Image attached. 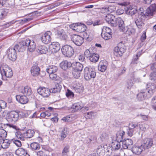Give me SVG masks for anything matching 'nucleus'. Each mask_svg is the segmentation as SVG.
Segmentation results:
<instances>
[{"instance_id": "obj_1", "label": "nucleus", "mask_w": 156, "mask_h": 156, "mask_svg": "<svg viewBox=\"0 0 156 156\" xmlns=\"http://www.w3.org/2000/svg\"><path fill=\"white\" fill-rule=\"evenodd\" d=\"M26 47H28L29 51L32 52L35 50L36 45L33 41H31L29 39H28L15 45L12 48L14 49L16 51H17L19 52H22L25 50Z\"/></svg>"}, {"instance_id": "obj_2", "label": "nucleus", "mask_w": 156, "mask_h": 156, "mask_svg": "<svg viewBox=\"0 0 156 156\" xmlns=\"http://www.w3.org/2000/svg\"><path fill=\"white\" fill-rule=\"evenodd\" d=\"M21 113H18V112L12 111L8 112L7 110L4 111L2 113V115L3 117H5L6 119L9 121H16L17 120L20 115H21Z\"/></svg>"}, {"instance_id": "obj_3", "label": "nucleus", "mask_w": 156, "mask_h": 156, "mask_svg": "<svg viewBox=\"0 0 156 156\" xmlns=\"http://www.w3.org/2000/svg\"><path fill=\"white\" fill-rule=\"evenodd\" d=\"M154 86L151 83H149L146 85V91L139 93L137 98L139 101H143L148 96L150 91H152L154 89Z\"/></svg>"}, {"instance_id": "obj_4", "label": "nucleus", "mask_w": 156, "mask_h": 156, "mask_svg": "<svg viewBox=\"0 0 156 156\" xmlns=\"http://www.w3.org/2000/svg\"><path fill=\"white\" fill-rule=\"evenodd\" d=\"M96 76V73L94 68L91 67H86L84 69V77L87 80L94 78Z\"/></svg>"}, {"instance_id": "obj_5", "label": "nucleus", "mask_w": 156, "mask_h": 156, "mask_svg": "<svg viewBox=\"0 0 156 156\" xmlns=\"http://www.w3.org/2000/svg\"><path fill=\"white\" fill-rule=\"evenodd\" d=\"M0 73L2 76L4 75L8 78L11 77L13 75V72L11 68L6 64H3L0 66Z\"/></svg>"}, {"instance_id": "obj_6", "label": "nucleus", "mask_w": 156, "mask_h": 156, "mask_svg": "<svg viewBox=\"0 0 156 156\" xmlns=\"http://www.w3.org/2000/svg\"><path fill=\"white\" fill-rule=\"evenodd\" d=\"M125 45L122 42L119 43L117 46L115 47L114 48V54L117 57L122 56L123 53L125 51L124 48Z\"/></svg>"}, {"instance_id": "obj_7", "label": "nucleus", "mask_w": 156, "mask_h": 156, "mask_svg": "<svg viewBox=\"0 0 156 156\" xmlns=\"http://www.w3.org/2000/svg\"><path fill=\"white\" fill-rule=\"evenodd\" d=\"M61 50L63 54L66 57H70L72 56L74 53L73 48L69 45H65L63 46Z\"/></svg>"}, {"instance_id": "obj_8", "label": "nucleus", "mask_w": 156, "mask_h": 156, "mask_svg": "<svg viewBox=\"0 0 156 156\" xmlns=\"http://www.w3.org/2000/svg\"><path fill=\"white\" fill-rule=\"evenodd\" d=\"M101 34L102 38L105 40H109L112 37V30L109 27H104L102 29Z\"/></svg>"}, {"instance_id": "obj_9", "label": "nucleus", "mask_w": 156, "mask_h": 156, "mask_svg": "<svg viewBox=\"0 0 156 156\" xmlns=\"http://www.w3.org/2000/svg\"><path fill=\"white\" fill-rule=\"evenodd\" d=\"M135 23L137 27L139 29H141L144 25V16L140 14L135 15L134 18Z\"/></svg>"}, {"instance_id": "obj_10", "label": "nucleus", "mask_w": 156, "mask_h": 156, "mask_svg": "<svg viewBox=\"0 0 156 156\" xmlns=\"http://www.w3.org/2000/svg\"><path fill=\"white\" fill-rule=\"evenodd\" d=\"M156 12V4H152L148 8L145 12H141V15L144 16H152L154 13Z\"/></svg>"}, {"instance_id": "obj_11", "label": "nucleus", "mask_w": 156, "mask_h": 156, "mask_svg": "<svg viewBox=\"0 0 156 156\" xmlns=\"http://www.w3.org/2000/svg\"><path fill=\"white\" fill-rule=\"evenodd\" d=\"M37 93L43 97H48L50 94V90L45 87H39L37 89Z\"/></svg>"}, {"instance_id": "obj_12", "label": "nucleus", "mask_w": 156, "mask_h": 156, "mask_svg": "<svg viewBox=\"0 0 156 156\" xmlns=\"http://www.w3.org/2000/svg\"><path fill=\"white\" fill-rule=\"evenodd\" d=\"M71 40L76 45L80 46L83 43V38L78 35L74 34L71 37Z\"/></svg>"}, {"instance_id": "obj_13", "label": "nucleus", "mask_w": 156, "mask_h": 156, "mask_svg": "<svg viewBox=\"0 0 156 156\" xmlns=\"http://www.w3.org/2000/svg\"><path fill=\"white\" fill-rule=\"evenodd\" d=\"M116 26H118L119 29L122 32L126 33L128 31L127 27H125L124 22L121 18L118 17L116 18Z\"/></svg>"}, {"instance_id": "obj_14", "label": "nucleus", "mask_w": 156, "mask_h": 156, "mask_svg": "<svg viewBox=\"0 0 156 156\" xmlns=\"http://www.w3.org/2000/svg\"><path fill=\"white\" fill-rule=\"evenodd\" d=\"M8 58L11 61H14L16 58L17 54L16 51L12 48H9L7 51Z\"/></svg>"}, {"instance_id": "obj_15", "label": "nucleus", "mask_w": 156, "mask_h": 156, "mask_svg": "<svg viewBox=\"0 0 156 156\" xmlns=\"http://www.w3.org/2000/svg\"><path fill=\"white\" fill-rule=\"evenodd\" d=\"M52 33L50 31L46 32L41 37V40L44 43L48 44L51 41V35Z\"/></svg>"}, {"instance_id": "obj_16", "label": "nucleus", "mask_w": 156, "mask_h": 156, "mask_svg": "<svg viewBox=\"0 0 156 156\" xmlns=\"http://www.w3.org/2000/svg\"><path fill=\"white\" fill-rule=\"evenodd\" d=\"M133 144V142L131 139H127L122 141V147L124 149H131V146Z\"/></svg>"}, {"instance_id": "obj_17", "label": "nucleus", "mask_w": 156, "mask_h": 156, "mask_svg": "<svg viewBox=\"0 0 156 156\" xmlns=\"http://www.w3.org/2000/svg\"><path fill=\"white\" fill-rule=\"evenodd\" d=\"M60 48V46L58 42H54L49 45V49L53 53H55L58 51Z\"/></svg>"}, {"instance_id": "obj_18", "label": "nucleus", "mask_w": 156, "mask_h": 156, "mask_svg": "<svg viewBox=\"0 0 156 156\" xmlns=\"http://www.w3.org/2000/svg\"><path fill=\"white\" fill-rule=\"evenodd\" d=\"M153 144V140L152 139H145L142 144L144 150L151 148Z\"/></svg>"}, {"instance_id": "obj_19", "label": "nucleus", "mask_w": 156, "mask_h": 156, "mask_svg": "<svg viewBox=\"0 0 156 156\" xmlns=\"http://www.w3.org/2000/svg\"><path fill=\"white\" fill-rule=\"evenodd\" d=\"M108 65L107 61L104 60L101 61L99 63L98 68V70L101 72L105 71Z\"/></svg>"}, {"instance_id": "obj_20", "label": "nucleus", "mask_w": 156, "mask_h": 156, "mask_svg": "<svg viewBox=\"0 0 156 156\" xmlns=\"http://www.w3.org/2000/svg\"><path fill=\"white\" fill-rule=\"evenodd\" d=\"M144 149L142 145L139 146L134 145L133 147L132 151L134 154L139 155L141 153Z\"/></svg>"}, {"instance_id": "obj_21", "label": "nucleus", "mask_w": 156, "mask_h": 156, "mask_svg": "<svg viewBox=\"0 0 156 156\" xmlns=\"http://www.w3.org/2000/svg\"><path fill=\"white\" fill-rule=\"evenodd\" d=\"M16 98L20 103L24 104L27 103L28 101V99L25 95H17Z\"/></svg>"}, {"instance_id": "obj_22", "label": "nucleus", "mask_w": 156, "mask_h": 156, "mask_svg": "<svg viewBox=\"0 0 156 156\" xmlns=\"http://www.w3.org/2000/svg\"><path fill=\"white\" fill-rule=\"evenodd\" d=\"M40 69L37 65H34L31 68V73L33 76H36L39 74L40 75Z\"/></svg>"}, {"instance_id": "obj_23", "label": "nucleus", "mask_w": 156, "mask_h": 156, "mask_svg": "<svg viewBox=\"0 0 156 156\" xmlns=\"http://www.w3.org/2000/svg\"><path fill=\"white\" fill-rule=\"evenodd\" d=\"M138 126L137 124H130L129 125V127L126 129L127 133L128 135L130 136H132L135 130L134 129L137 127Z\"/></svg>"}, {"instance_id": "obj_24", "label": "nucleus", "mask_w": 156, "mask_h": 156, "mask_svg": "<svg viewBox=\"0 0 156 156\" xmlns=\"http://www.w3.org/2000/svg\"><path fill=\"white\" fill-rule=\"evenodd\" d=\"M126 12L127 14L130 15L131 16L136 13L137 10L136 8L133 7L132 6H129L125 9Z\"/></svg>"}, {"instance_id": "obj_25", "label": "nucleus", "mask_w": 156, "mask_h": 156, "mask_svg": "<svg viewBox=\"0 0 156 156\" xmlns=\"http://www.w3.org/2000/svg\"><path fill=\"white\" fill-rule=\"evenodd\" d=\"M71 66V63L67 60L62 62L60 64V67L64 70H67Z\"/></svg>"}, {"instance_id": "obj_26", "label": "nucleus", "mask_w": 156, "mask_h": 156, "mask_svg": "<svg viewBox=\"0 0 156 156\" xmlns=\"http://www.w3.org/2000/svg\"><path fill=\"white\" fill-rule=\"evenodd\" d=\"M16 154L19 156H30L26 150L23 148H19L15 151Z\"/></svg>"}, {"instance_id": "obj_27", "label": "nucleus", "mask_w": 156, "mask_h": 156, "mask_svg": "<svg viewBox=\"0 0 156 156\" xmlns=\"http://www.w3.org/2000/svg\"><path fill=\"white\" fill-rule=\"evenodd\" d=\"M60 133L59 135L60 137L58 138V140L60 141H63L67 136V130L66 128H64L60 132Z\"/></svg>"}, {"instance_id": "obj_28", "label": "nucleus", "mask_w": 156, "mask_h": 156, "mask_svg": "<svg viewBox=\"0 0 156 156\" xmlns=\"http://www.w3.org/2000/svg\"><path fill=\"white\" fill-rule=\"evenodd\" d=\"M56 36L58 38L62 40H66L67 38V35L63 30L58 31Z\"/></svg>"}, {"instance_id": "obj_29", "label": "nucleus", "mask_w": 156, "mask_h": 156, "mask_svg": "<svg viewBox=\"0 0 156 156\" xmlns=\"http://www.w3.org/2000/svg\"><path fill=\"white\" fill-rule=\"evenodd\" d=\"M48 51V48L44 45L39 46L37 49V52L41 54H46Z\"/></svg>"}, {"instance_id": "obj_30", "label": "nucleus", "mask_w": 156, "mask_h": 156, "mask_svg": "<svg viewBox=\"0 0 156 156\" xmlns=\"http://www.w3.org/2000/svg\"><path fill=\"white\" fill-rule=\"evenodd\" d=\"M62 86L59 83H57L55 84V87L50 90L51 93H59L62 89Z\"/></svg>"}, {"instance_id": "obj_31", "label": "nucleus", "mask_w": 156, "mask_h": 156, "mask_svg": "<svg viewBox=\"0 0 156 156\" xmlns=\"http://www.w3.org/2000/svg\"><path fill=\"white\" fill-rule=\"evenodd\" d=\"M21 92L25 96H30L32 93L31 89L28 86L23 88L21 89Z\"/></svg>"}, {"instance_id": "obj_32", "label": "nucleus", "mask_w": 156, "mask_h": 156, "mask_svg": "<svg viewBox=\"0 0 156 156\" xmlns=\"http://www.w3.org/2000/svg\"><path fill=\"white\" fill-rule=\"evenodd\" d=\"M78 27L77 28V31L79 32H84L86 30L87 27L86 25L81 23H77Z\"/></svg>"}, {"instance_id": "obj_33", "label": "nucleus", "mask_w": 156, "mask_h": 156, "mask_svg": "<svg viewBox=\"0 0 156 156\" xmlns=\"http://www.w3.org/2000/svg\"><path fill=\"white\" fill-rule=\"evenodd\" d=\"M57 70V67L53 65L48 66L46 69L47 72L48 73H55Z\"/></svg>"}, {"instance_id": "obj_34", "label": "nucleus", "mask_w": 156, "mask_h": 156, "mask_svg": "<svg viewBox=\"0 0 156 156\" xmlns=\"http://www.w3.org/2000/svg\"><path fill=\"white\" fill-rule=\"evenodd\" d=\"M105 146L103 147L101 146H99L97 149V152L99 156H104L105 151Z\"/></svg>"}, {"instance_id": "obj_35", "label": "nucleus", "mask_w": 156, "mask_h": 156, "mask_svg": "<svg viewBox=\"0 0 156 156\" xmlns=\"http://www.w3.org/2000/svg\"><path fill=\"white\" fill-rule=\"evenodd\" d=\"M125 133V132L124 131H122V132H119L117 133L116 139L117 141L122 142Z\"/></svg>"}, {"instance_id": "obj_36", "label": "nucleus", "mask_w": 156, "mask_h": 156, "mask_svg": "<svg viewBox=\"0 0 156 156\" xmlns=\"http://www.w3.org/2000/svg\"><path fill=\"white\" fill-rule=\"evenodd\" d=\"M99 58V56L98 54L94 53L91 55L89 59L91 62L95 63L98 61Z\"/></svg>"}, {"instance_id": "obj_37", "label": "nucleus", "mask_w": 156, "mask_h": 156, "mask_svg": "<svg viewBox=\"0 0 156 156\" xmlns=\"http://www.w3.org/2000/svg\"><path fill=\"white\" fill-rule=\"evenodd\" d=\"M74 67L73 68V69L75 70L82 71L83 69V65L80 62H76L74 64Z\"/></svg>"}, {"instance_id": "obj_38", "label": "nucleus", "mask_w": 156, "mask_h": 156, "mask_svg": "<svg viewBox=\"0 0 156 156\" xmlns=\"http://www.w3.org/2000/svg\"><path fill=\"white\" fill-rule=\"evenodd\" d=\"M30 147V149L33 151L37 150L40 148V145L37 142H34L31 143Z\"/></svg>"}, {"instance_id": "obj_39", "label": "nucleus", "mask_w": 156, "mask_h": 156, "mask_svg": "<svg viewBox=\"0 0 156 156\" xmlns=\"http://www.w3.org/2000/svg\"><path fill=\"white\" fill-rule=\"evenodd\" d=\"M25 138H30L32 137L35 133L34 131L32 130L29 129L25 132Z\"/></svg>"}, {"instance_id": "obj_40", "label": "nucleus", "mask_w": 156, "mask_h": 156, "mask_svg": "<svg viewBox=\"0 0 156 156\" xmlns=\"http://www.w3.org/2000/svg\"><path fill=\"white\" fill-rule=\"evenodd\" d=\"M82 108V106L80 105V104L79 103H74L72 107V108L73 109V111L74 112L80 110Z\"/></svg>"}, {"instance_id": "obj_41", "label": "nucleus", "mask_w": 156, "mask_h": 156, "mask_svg": "<svg viewBox=\"0 0 156 156\" xmlns=\"http://www.w3.org/2000/svg\"><path fill=\"white\" fill-rule=\"evenodd\" d=\"M11 142V141L8 140H3L1 145V147L3 149L8 148Z\"/></svg>"}, {"instance_id": "obj_42", "label": "nucleus", "mask_w": 156, "mask_h": 156, "mask_svg": "<svg viewBox=\"0 0 156 156\" xmlns=\"http://www.w3.org/2000/svg\"><path fill=\"white\" fill-rule=\"evenodd\" d=\"M69 146L66 144L64 147L62 152V156H67V153L69 152Z\"/></svg>"}, {"instance_id": "obj_43", "label": "nucleus", "mask_w": 156, "mask_h": 156, "mask_svg": "<svg viewBox=\"0 0 156 156\" xmlns=\"http://www.w3.org/2000/svg\"><path fill=\"white\" fill-rule=\"evenodd\" d=\"M8 10L5 9H1L0 10V19H2L7 15Z\"/></svg>"}, {"instance_id": "obj_44", "label": "nucleus", "mask_w": 156, "mask_h": 156, "mask_svg": "<svg viewBox=\"0 0 156 156\" xmlns=\"http://www.w3.org/2000/svg\"><path fill=\"white\" fill-rule=\"evenodd\" d=\"M66 95L69 99H72L74 98V94L69 89H67L66 91Z\"/></svg>"}, {"instance_id": "obj_45", "label": "nucleus", "mask_w": 156, "mask_h": 156, "mask_svg": "<svg viewBox=\"0 0 156 156\" xmlns=\"http://www.w3.org/2000/svg\"><path fill=\"white\" fill-rule=\"evenodd\" d=\"M113 19H115V16L112 14H108L105 16V19L107 23L109 24Z\"/></svg>"}, {"instance_id": "obj_46", "label": "nucleus", "mask_w": 156, "mask_h": 156, "mask_svg": "<svg viewBox=\"0 0 156 156\" xmlns=\"http://www.w3.org/2000/svg\"><path fill=\"white\" fill-rule=\"evenodd\" d=\"M105 146V151L104 156H110L111 154L112 150L110 147H107V145Z\"/></svg>"}, {"instance_id": "obj_47", "label": "nucleus", "mask_w": 156, "mask_h": 156, "mask_svg": "<svg viewBox=\"0 0 156 156\" xmlns=\"http://www.w3.org/2000/svg\"><path fill=\"white\" fill-rule=\"evenodd\" d=\"M150 79L155 82H156V71L152 72L149 75Z\"/></svg>"}, {"instance_id": "obj_48", "label": "nucleus", "mask_w": 156, "mask_h": 156, "mask_svg": "<svg viewBox=\"0 0 156 156\" xmlns=\"http://www.w3.org/2000/svg\"><path fill=\"white\" fill-rule=\"evenodd\" d=\"M81 72V71L75 70L73 69L72 72L73 76L75 78L78 79L80 77Z\"/></svg>"}, {"instance_id": "obj_49", "label": "nucleus", "mask_w": 156, "mask_h": 156, "mask_svg": "<svg viewBox=\"0 0 156 156\" xmlns=\"http://www.w3.org/2000/svg\"><path fill=\"white\" fill-rule=\"evenodd\" d=\"M101 139L102 141L105 140L106 139H108L109 137V135L108 133L106 132H103L101 136Z\"/></svg>"}, {"instance_id": "obj_50", "label": "nucleus", "mask_w": 156, "mask_h": 156, "mask_svg": "<svg viewBox=\"0 0 156 156\" xmlns=\"http://www.w3.org/2000/svg\"><path fill=\"white\" fill-rule=\"evenodd\" d=\"M151 103L152 108L154 110H156V96L152 99Z\"/></svg>"}, {"instance_id": "obj_51", "label": "nucleus", "mask_w": 156, "mask_h": 156, "mask_svg": "<svg viewBox=\"0 0 156 156\" xmlns=\"http://www.w3.org/2000/svg\"><path fill=\"white\" fill-rule=\"evenodd\" d=\"M133 83L131 79L128 80L126 84V86L128 89H130L133 85Z\"/></svg>"}, {"instance_id": "obj_52", "label": "nucleus", "mask_w": 156, "mask_h": 156, "mask_svg": "<svg viewBox=\"0 0 156 156\" xmlns=\"http://www.w3.org/2000/svg\"><path fill=\"white\" fill-rule=\"evenodd\" d=\"M7 135V133L5 130L2 129H0V137L4 138Z\"/></svg>"}, {"instance_id": "obj_53", "label": "nucleus", "mask_w": 156, "mask_h": 156, "mask_svg": "<svg viewBox=\"0 0 156 156\" xmlns=\"http://www.w3.org/2000/svg\"><path fill=\"white\" fill-rule=\"evenodd\" d=\"M69 26L70 28L72 29L73 30H76L77 31V28L78 27L77 23H73L70 25Z\"/></svg>"}, {"instance_id": "obj_54", "label": "nucleus", "mask_w": 156, "mask_h": 156, "mask_svg": "<svg viewBox=\"0 0 156 156\" xmlns=\"http://www.w3.org/2000/svg\"><path fill=\"white\" fill-rule=\"evenodd\" d=\"M49 77L50 79L52 80H57V75L54 73H49Z\"/></svg>"}, {"instance_id": "obj_55", "label": "nucleus", "mask_w": 156, "mask_h": 156, "mask_svg": "<svg viewBox=\"0 0 156 156\" xmlns=\"http://www.w3.org/2000/svg\"><path fill=\"white\" fill-rule=\"evenodd\" d=\"M94 137L92 136H88L86 139V143H91L94 141Z\"/></svg>"}, {"instance_id": "obj_56", "label": "nucleus", "mask_w": 156, "mask_h": 156, "mask_svg": "<svg viewBox=\"0 0 156 156\" xmlns=\"http://www.w3.org/2000/svg\"><path fill=\"white\" fill-rule=\"evenodd\" d=\"M0 106L2 109H4L7 106V103L5 101L2 100L0 101Z\"/></svg>"}, {"instance_id": "obj_57", "label": "nucleus", "mask_w": 156, "mask_h": 156, "mask_svg": "<svg viewBox=\"0 0 156 156\" xmlns=\"http://www.w3.org/2000/svg\"><path fill=\"white\" fill-rule=\"evenodd\" d=\"M12 140L13 142L17 146L20 147L21 146L22 144L20 141L18 140Z\"/></svg>"}, {"instance_id": "obj_58", "label": "nucleus", "mask_w": 156, "mask_h": 156, "mask_svg": "<svg viewBox=\"0 0 156 156\" xmlns=\"http://www.w3.org/2000/svg\"><path fill=\"white\" fill-rule=\"evenodd\" d=\"M37 156H52L51 155H47L42 151H39L37 153Z\"/></svg>"}, {"instance_id": "obj_59", "label": "nucleus", "mask_w": 156, "mask_h": 156, "mask_svg": "<svg viewBox=\"0 0 156 156\" xmlns=\"http://www.w3.org/2000/svg\"><path fill=\"white\" fill-rule=\"evenodd\" d=\"M84 55L87 58H90L91 56L90 51L88 49H87L84 52Z\"/></svg>"}, {"instance_id": "obj_60", "label": "nucleus", "mask_w": 156, "mask_h": 156, "mask_svg": "<svg viewBox=\"0 0 156 156\" xmlns=\"http://www.w3.org/2000/svg\"><path fill=\"white\" fill-rule=\"evenodd\" d=\"M151 69L153 72L156 71V62H154L151 65Z\"/></svg>"}, {"instance_id": "obj_61", "label": "nucleus", "mask_w": 156, "mask_h": 156, "mask_svg": "<svg viewBox=\"0 0 156 156\" xmlns=\"http://www.w3.org/2000/svg\"><path fill=\"white\" fill-rule=\"evenodd\" d=\"M146 32L145 31H144L140 38V40L141 42H143L146 39Z\"/></svg>"}, {"instance_id": "obj_62", "label": "nucleus", "mask_w": 156, "mask_h": 156, "mask_svg": "<svg viewBox=\"0 0 156 156\" xmlns=\"http://www.w3.org/2000/svg\"><path fill=\"white\" fill-rule=\"evenodd\" d=\"M112 27H116V18L113 19L110 22V23Z\"/></svg>"}, {"instance_id": "obj_63", "label": "nucleus", "mask_w": 156, "mask_h": 156, "mask_svg": "<svg viewBox=\"0 0 156 156\" xmlns=\"http://www.w3.org/2000/svg\"><path fill=\"white\" fill-rule=\"evenodd\" d=\"M32 18H30L27 19L24 18L21 21L23 22V23H27L33 20Z\"/></svg>"}, {"instance_id": "obj_64", "label": "nucleus", "mask_w": 156, "mask_h": 156, "mask_svg": "<svg viewBox=\"0 0 156 156\" xmlns=\"http://www.w3.org/2000/svg\"><path fill=\"white\" fill-rule=\"evenodd\" d=\"M2 156H13V154L10 152H7L2 154Z\"/></svg>"}]
</instances>
